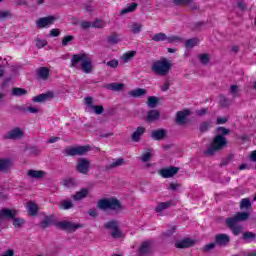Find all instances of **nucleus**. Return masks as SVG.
<instances>
[{"label": "nucleus", "instance_id": "1", "mask_svg": "<svg viewBox=\"0 0 256 256\" xmlns=\"http://www.w3.org/2000/svg\"><path fill=\"white\" fill-rule=\"evenodd\" d=\"M97 209H100V211H114L115 213H119V211H123V204L115 197L102 198L98 200Z\"/></svg>", "mask_w": 256, "mask_h": 256}, {"label": "nucleus", "instance_id": "2", "mask_svg": "<svg viewBox=\"0 0 256 256\" xmlns=\"http://www.w3.org/2000/svg\"><path fill=\"white\" fill-rule=\"evenodd\" d=\"M228 143L229 142L227 141L226 137L221 136V135H216L213 138L211 145L204 152V155H206V157H213V155H215V153H219V151H223V149H225V147H227Z\"/></svg>", "mask_w": 256, "mask_h": 256}, {"label": "nucleus", "instance_id": "3", "mask_svg": "<svg viewBox=\"0 0 256 256\" xmlns=\"http://www.w3.org/2000/svg\"><path fill=\"white\" fill-rule=\"evenodd\" d=\"M19 211L15 209H9V208H4L0 210V221H3L5 219H11L13 227L15 229H21L23 225H25V219L23 218H17Z\"/></svg>", "mask_w": 256, "mask_h": 256}, {"label": "nucleus", "instance_id": "4", "mask_svg": "<svg viewBox=\"0 0 256 256\" xmlns=\"http://www.w3.org/2000/svg\"><path fill=\"white\" fill-rule=\"evenodd\" d=\"M79 63H81V68L84 73H91V71H93V63L89 57H87L86 53L72 55L70 67H77Z\"/></svg>", "mask_w": 256, "mask_h": 256}, {"label": "nucleus", "instance_id": "5", "mask_svg": "<svg viewBox=\"0 0 256 256\" xmlns=\"http://www.w3.org/2000/svg\"><path fill=\"white\" fill-rule=\"evenodd\" d=\"M171 62L167 60V58H161L160 60H156L153 62L151 66V71L160 77H165L169 75V71H171Z\"/></svg>", "mask_w": 256, "mask_h": 256}, {"label": "nucleus", "instance_id": "6", "mask_svg": "<svg viewBox=\"0 0 256 256\" xmlns=\"http://www.w3.org/2000/svg\"><path fill=\"white\" fill-rule=\"evenodd\" d=\"M104 229L107 231H111L110 235L112 239H121L123 237V232L119 228V221L117 220H110L103 224Z\"/></svg>", "mask_w": 256, "mask_h": 256}, {"label": "nucleus", "instance_id": "7", "mask_svg": "<svg viewBox=\"0 0 256 256\" xmlns=\"http://www.w3.org/2000/svg\"><path fill=\"white\" fill-rule=\"evenodd\" d=\"M76 171L81 173V175H88L89 171H91V162L87 158H79L76 165Z\"/></svg>", "mask_w": 256, "mask_h": 256}, {"label": "nucleus", "instance_id": "8", "mask_svg": "<svg viewBox=\"0 0 256 256\" xmlns=\"http://www.w3.org/2000/svg\"><path fill=\"white\" fill-rule=\"evenodd\" d=\"M57 229H61L62 231H77V229H81L83 225L69 222V221H60L55 223Z\"/></svg>", "mask_w": 256, "mask_h": 256}, {"label": "nucleus", "instance_id": "9", "mask_svg": "<svg viewBox=\"0 0 256 256\" xmlns=\"http://www.w3.org/2000/svg\"><path fill=\"white\" fill-rule=\"evenodd\" d=\"M90 149V146H78L66 148L65 152L68 157H75L76 155H85Z\"/></svg>", "mask_w": 256, "mask_h": 256}, {"label": "nucleus", "instance_id": "10", "mask_svg": "<svg viewBox=\"0 0 256 256\" xmlns=\"http://www.w3.org/2000/svg\"><path fill=\"white\" fill-rule=\"evenodd\" d=\"M25 132L19 127H15L12 130L8 131L4 136V139H10L16 141V139H23Z\"/></svg>", "mask_w": 256, "mask_h": 256}, {"label": "nucleus", "instance_id": "11", "mask_svg": "<svg viewBox=\"0 0 256 256\" xmlns=\"http://www.w3.org/2000/svg\"><path fill=\"white\" fill-rule=\"evenodd\" d=\"M226 225L235 236L241 235V233H243V226H241L239 222H235V220H230L229 218H227Z\"/></svg>", "mask_w": 256, "mask_h": 256}, {"label": "nucleus", "instance_id": "12", "mask_svg": "<svg viewBox=\"0 0 256 256\" xmlns=\"http://www.w3.org/2000/svg\"><path fill=\"white\" fill-rule=\"evenodd\" d=\"M55 20H56L55 16L42 17L36 21V25L38 29H45V27H49V25H53V23H55Z\"/></svg>", "mask_w": 256, "mask_h": 256}, {"label": "nucleus", "instance_id": "13", "mask_svg": "<svg viewBox=\"0 0 256 256\" xmlns=\"http://www.w3.org/2000/svg\"><path fill=\"white\" fill-rule=\"evenodd\" d=\"M85 104L87 107H90V109H93L96 115H101L103 111H105L103 105H93V97L91 96L85 98Z\"/></svg>", "mask_w": 256, "mask_h": 256}, {"label": "nucleus", "instance_id": "14", "mask_svg": "<svg viewBox=\"0 0 256 256\" xmlns=\"http://www.w3.org/2000/svg\"><path fill=\"white\" fill-rule=\"evenodd\" d=\"M215 243L218 247H227L231 243V237L227 234H218L215 236Z\"/></svg>", "mask_w": 256, "mask_h": 256}, {"label": "nucleus", "instance_id": "15", "mask_svg": "<svg viewBox=\"0 0 256 256\" xmlns=\"http://www.w3.org/2000/svg\"><path fill=\"white\" fill-rule=\"evenodd\" d=\"M179 173V167H170V168H164L160 170V175L164 179H169L171 177H174V175H177Z\"/></svg>", "mask_w": 256, "mask_h": 256}, {"label": "nucleus", "instance_id": "16", "mask_svg": "<svg viewBox=\"0 0 256 256\" xmlns=\"http://www.w3.org/2000/svg\"><path fill=\"white\" fill-rule=\"evenodd\" d=\"M53 97H54L53 92L48 91L46 93H42L37 96H34L32 101L34 103H45V101H49V100L53 99Z\"/></svg>", "mask_w": 256, "mask_h": 256}, {"label": "nucleus", "instance_id": "17", "mask_svg": "<svg viewBox=\"0 0 256 256\" xmlns=\"http://www.w3.org/2000/svg\"><path fill=\"white\" fill-rule=\"evenodd\" d=\"M13 167V161L9 158H0V172L7 173Z\"/></svg>", "mask_w": 256, "mask_h": 256}, {"label": "nucleus", "instance_id": "18", "mask_svg": "<svg viewBox=\"0 0 256 256\" xmlns=\"http://www.w3.org/2000/svg\"><path fill=\"white\" fill-rule=\"evenodd\" d=\"M193 245H195V242L190 238H186L175 243L176 249H187L189 247H193Z\"/></svg>", "mask_w": 256, "mask_h": 256}, {"label": "nucleus", "instance_id": "19", "mask_svg": "<svg viewBox=\"0 0 256 256\" xmlns=\"http://www.w3.org/2000/svg\"><path fill=\"white\" fill-rule=\"evenodd\" d=\"M151 137L152 139H154V141H161L165 139V137H167V130L165 129L154 130L151 133Z\"/></svg>", "mask_w": 256, "mask_h": 256}, {"label": "nucleus", "instance_id": "20", "mask_svg": "<svg viewBox=\"0 0 256 256\" xmlns=\"http://www.w3.org/2000/svg\"><path fill=\"white\" fill-rule=\"evenodd\" d=\"M125 163L123 158L113 159L112 162L105 166L106 171H111V169H117V167H121Z\"/></svg>", "mask_w": 256, "mask_h": 256}, {"label": "nucleus", "instance_id": "21", "mask_svg": "<svg viewBox=\"0 0 256 256\" xmlns=\"http://www.w3.org/2000/svg\"><path fill=\"white\" fill-rule=\"evenodd\" d=\"M173 206V200H169L167 202H160L155 207L156 213H163V211L169 209V207Z\"/></svg>", "mask_w": 256, "mask_h": 256}, {"label": "nucleus", "instance_id": "22", "mask_svg": "<svg viewBox=\"0 0 256 256\" xmlns=\"http://www.w3.org/2000/svg\"><path fill=\"white\" fill-rule=\"evenodd\" d=\"M89 195V190L87 188H82L80 191H77L74 195H72V199L74 201H81L85 199Z\"/></svg>", "mask_w": 256, "mask_h": 256}, {"label": "nucleus", "instance_id": "23", "mask_svg": "<svg viewBox=\"0 0 256 256\" xmlns=\"http://www.w3.org/2000/svg\"><path fill=\"white\" fill-rule=\"evenodd\" d=\"M189 115H191V111L189 109L177 112L176 123H185V119H187Z\"/></svg>", "mask_w": 256, "mask_h": 256}, {"label": "nucleus", "instance_id": "24", "mask_svg": "<svg viewBox=\"0 0 256 256\" xmlns=\"http://www.w3.org/2000/svg\"><path fill=\"white\" fill-rule=\"evenodd\" d=\"M236 223L241 221H247L249 219V213L247 212H238L235 216L228 218Z\"/></svg>", "mask_w": 256, "mask_h": 256}, {"label": "nucleus", "instance_id": "25", "mask_svg": "<svg viewBox=\"0 0 256 256\" xmlns=\"http://www.w3.org/2000/svg\"><path fill=\"white\" fill-rule=\"evenodd\" d=\"M27 175L31 177V179H43L45 177V171L31 169L28 170Z\"/></svg>", "mask_w": 256, "mask_h": 256}, {"label": "nucleus", "instance_id": "26", "mask_svg": "<svg viewBox=\"0 0 256 256\" xmlns=\"http://www.w3.org/2000/svg\"><path fill=\"white\" fill-rule=\"evenodd\" d=\"M58 207L62 211H69V209H73L75 207V204H73V201L65 199L59 203Z\"/></svg>", "mask_w": 256, "mask_h": 256}, {"label": "nucleus", "instance_id": "27", "mask_svg": "<svg viewBox=\"0 0 256 256\" xmlns=\"http://www.w3.org/2000/svg\"><path fill=\"white\" fill-rule=\"evenodd\" d=\"M53 223H55V217L53 215H48L44 217L40 225L42 229H47V227H51Z\"/></svg>", "mask_w": 256, "mask_h": 256}, {"label": "nucleus", "instance_id": "28", "mask_svg": "<svg viewBox=\"0 0 256 256\" xmlns=\"http://www.w3.org/2000/svg\"><path fill=\"white\" fill-rule=\"evenodd\" d=\"M143 133H145V127H138L136 131L132 134V141H134L135 143H139V141H141V136L143 135Z\"/></svg>", "mask_w": 256, "mask_h": 256}, {"label": "nucleus", "instance_id": "29", "mask_svg": "<svg viewBox=\"0 0 256 256\" xmlns=\"http://www.w3.org/2000/svg\"><path fill=\"white\" fill-rule=\"evenodd\" d=\"M50 70L47 67H40L37 71V75L43 81H47L49 79Z\"/></svg>", "mask_w": 256, "mask_h": 256}, {"label": "nucleus", "instance_id": "30", "mask_svg": "<svg viewBox=\"0 0 256 256\" xmlns=\"http://www.w3.org/2000/svg\"><path fill=\"white\" fill-rule=\"evenodd\" d=\"M28 213L32 217H35V215L39 213V206H37L35 202H32V201L28 202Z\"/></svg>", "mask_w": 256, "mask_h": 256}, {"label": "nucleus", "instance_id": "31", "mask_svg": "<svg viewBox=\"0 0 256 256\" xmlns=\"http://www.w3.org/2000/svg\"><path fill=\"white\" fill-rule=\"evenodd\" d=\"M159 117H160V113L158 110H150L148 111L147 121L148 123H153V121H157Z\"/></svg>", "mask_w": 256, "mask_h": 256}, {"label": "nucleus", "instance_id": "32", "mask_svg": "<svg viewBox=\"0 0 256 256\" xmlns=\"http://www.w3.org/2000/svg\"><path fill=\"white\" fill-rule=\"evenodd\" d=\"M119 41H121V39H119V34H117L115 32L107 37L108 45H117V43H119Z\"/></svg>", "mask_w": 256, "mask_h": 256}, {"label": "nucleus", "instance_id": "33", "mask_svg": "<svg viewBox=\"0 0 256 256\" xmlns=\"http://www.w3.org/2000/svg\"><path fill=\"white\" fill-rule=\"evenodd\" d=\"M129 95L131 97H143V95H147V90L143 88H136L132 91H130Z\"/></svg>", "mask_w": 256, "mask_h": 256}, {"label": "nucleus", "instance_id": "34", "mask_svg": "<svg viewBox=\"0 0 256 256\" xmlns=\"http://www.w3.org/2000/svg\"><path fill=\"white\" fill-rule=\"evenodd\" d=\"M143 29V24L139 22H133L130 27V31L134 33V35H139V32Z\"/></svg>", "mask_w": 256, "mask_h": 256}, {"label": "nucleus", "instance_id": "35", "mask_svg": "<svg viewBox=\"0 0 256 256\" xmlns=\"http://www.w3.org/2000/svg\"><path fill=\"white\" fill-rule=\"evenodd\" d=\"M13 97H21L27 95V90L25 88L14 87L12 88Z\"/></svg>", "mask_w": 256, "mask_h": 256}, {"label": "nucleus", "instance_id": "36", "mask_svg": "<svg viewBox=\"0 0 256 256\" xmlns=\"http://www.w3.org/2000/svg\"><path fill=\"white\" fill-rule=\"evenodd\" d=\"M123 87H125V84L117 82L107 85V89H110L111 91H123Z\"/></svg>", "mask_w": 256, "mask_h": 256}, {"label": "nucleus", "instance_id": "37", "mask_svg": "<svg viewBox=\"0 0 256 256\" xmlns=\"http://www.w3.org/2000/svg\"><path fill=\"white\" fill-rule=\"evenodd\" d=\"M143 3V0H130L129 4V13H134V11H137V7Z\"/></svg>", "mask_w": 256, "mask_h": 256}, {"label": "nucleus", "instance_id": "38", "mask_svg": "<svg viewBox=\"0 0 256 256\" xmlns=\"http://www.w3.org/2000/svg\"><path fill=\"white\" fill-rule=\"evenodd\" d=\"M199 43V38H191L186 40L185 47L186 49H193V47H196Z\"/></svg>", "mask_w": 256, "mask_h": 256}, {"label": "nucleus", "instance_id": "39", "mask_svg": "<svg viewBox=\"0 0 256 256\" xmlns=\"http://www.w3.org/2000/svg\"><path fill=\"white\" fill-rule=\"evenodd\" d=\"M75 41V36L73 35H66L62 39V47H67V45H71Z\"/></svg>", "mask_w": 256, "mask_h": 256}, {"label": "nucleus", "instance_id": "40", "mask_svg": "<svg viewBox=\"0 0 256 256\" xmlns=\"http://www.w3.org/2000/svg\"><path fill=\"white\" fill-rule=\"evenodd\" d=\"M159 103V98L155 96L148 97L147 105L148 107H151V109H155L157 107V104Z\"/></svg>", "mask_w": 256, "mask_h": 256}, {"label": "nucleus", "instance_id": "41", "mask_svg": "<svg viewBox=\"0 0 256 256\" xmlns=\"http://www.w3.org/2000/svg\"><path fill=\"white\" fill-rule=\"evenodd\" d=\"M151 251V241L143 242L140 246V253H149Z\"/></svg>", "mask_w": 256, "mask_h": 256}, {"label": "nucleus", "instance_id": "42", "mask_svg": "<svg viewBox=\"0 0 256 256\" xmlns=\"http://www.w3.org/2000/svg\"><path fill=\"white\" fill-rule=\"evenodd\" d=\"M211 128V121H205L199 126L200 133H207L209 129Z\"/></svg>", "mask_w": 256, "mask_h": 256}, {"label": "nucleus", "instance_id": "43", "mask_svg": "<svg viewBox=\"0 0 256 256\" xmlns=\"http://www.w3.org/2000/svg\"><path fill=\"white\" fill-rule=\"evenodd\" d=\"M217 133L216 135H220L221 137H225L226 135H229L231 133V130L222 126L217 127L216 129Z\"/></svg>", "mask_w": 256, "mask_h": 256}, {"label": "nucleus", "instance_id": "44", "mask_svg": "<svg viewBox=\"0 0 256 256\" xmlns=\"http://www.w3.org/2000/svg\"><path fill=\"white\" fill-rule=\"evenodd\" d=\"M152 41H156V43H159V41H167V35L165 33H157L152 37Z\"/></svg>", "mask_w": 256, "mask_h": 256}, {"label": "nucleus", "instance_id": "45", "mask_svg": "<svg viewBox=\"0 0 256 256\" xmlns=\"http://www.w3.org/2000/svg\"><path fill=\"white\" fill-rule=\"evenodd\" d=\"M240 209H251V199L244 198L240 202Z\"/></svg>", "mask_w": 256, "mask_h": 256}, {"label": "nucleus", "instance_id": "46", "mask_svg": "<svg viewBox=\"0 0 256 256\" xmlns=\"http://www.w3.org/2000/svg\"><path fill=\"white\" fill-rule=\"evenodd\" d=\"M198 58L202 65H207L209 61H211V57L209 56V54H200Z\"/></svg>", "mask_w": 256, "mask_h": 256}, {"label": "nucleus", "instance_id": "47", "mask_svg": "<svg viewBox=\"0 0 256 256\" xmlns=\"http://www.w3.org/2000/svg\"><path fill=\"white\" fill-rule=\"evenodd\" d=\"M13 17V14H11V11H0V21H5L6 19H11Z\"/></svg>", "mask_w": 256, "mask_h": 256}, {"label": "nucleus", "instance_id": "48", "mask_svg": "<svg viewBox=\"0 0 256 256\" xmlns=\"http://www.w3.org/2000/svg\"><path fill=\"white\" fill-rule=\"evenodd\" d=\"M235 159V155L234 154H230L228 155L226 158H224L220 165L221 167H225L226 165H229V163H231V161H233Z\"/></svg>", "mask_w": 256, "mask_h": 256}, {"label": "nucleus", "instance_id": "49", "mask_svg": "<svg viewBox=\"0 0 256 256\" xmlns=\"http://www.w3.org/2000/svg\"><path fill=\"white\" fill-rule=\"evenodd\" d=\"M183 38L179 36H169L167 37V42L168 43H183Z\"/></svg>", "mask_w": 256, "mask_h": 256}, {"label": "nucleus", "instance_id": "50", "mask_svg": "<svg viewBox=\"0 0 256 256\" xmlns=\"http://www.w3.org/2000/svg\"><path fill=\"white\" fill-rule=\"evenodd\" d=\"M92 27L95 29H103V27H105V22L103 20H96L92 23Z\"/></svg>", "mask_w": 256, "mask_h": 256}, {"label": "nucleus", "instance_id": "51", "mask_svg": "<svg viewBox=\"0 0 256 256\" xmlns=\"http://www.w3.org/2000/svg\"><path fill=\"white\" fill-rule=\"evenodd\" d=\"M255 237H256V235H255V233H253V232H245L244 234H243V239L245 240V241H247V240H251V241H255Z\"/></svg>", "mask_w": 256, "mask_h": 256}, {"label": "nucleus", "instance_id": "52", "mask_svg": "<svg viewBox=\"0 0 256 256\" xmlns=\"http://www.w3.org/2000/svg\"><path fill=\"white\" fill-rule=\"evenodd\" d=\"M215 247H217V244H216V242H213V243L205 245L204 248H203V251L205 253H207L209 251H212V249H215Z\"/></svg>", "mask_w": 256, "mask_h": 256}, {"label": "nucleus", "instance_id": "53", "mask_svg": "<svg viewBox=\"0 0 256 256\" xmlns=\"http://www.w3.org/2000/svg\"><path fill=\"white\" fill-rule=\"evenodd\" d=\"M193 0H174V5H191Z\"/></svg>", "mask_w": 256, "mask_h": 256}, {"label": "nucleus", "instance_id": "54", "mask_svg": "<svg viewBox=\"0 0 256 256\" xmlns=\"http://www.w3.org/2000/svg\"><path fill=\"white\" fill-rule=\"evenodd\" d=\"M64 187H68V188L75 187V180L72 178L64 180Z\"/></svg>", "mask_w": 256, "mask_h": 256}, {"label": "nucleus", "instance_id": "55", "mask_svg": "<svg viewBox=\"0 0 256 256\" xmlns=\"http://www.w3.org/2000/svg\"><path fill=\"white\" fill-rule=\"evenodd\" d=\"M238 91H239V86L232 85L230 87V93L232 94L233 97H239V94L237 93Z\"/></svg>", "mask_w": 256, "mask_h": 256}, {"label": "nucleus", "instance_id": "56", "mask_svg": "<svg viewBox=\"0 0 256 256\" xmlns=\"http://www.w3.org/2000/svg\"><path fill=\"white\" fill-rule=\"evenodd\" d=\"M47 45V40H41V39H36V47L38 49H43Z\"/></svg>", "mask_w": 256, "mask_h": 256}, {"label": "nucleus", "instance_id": "57", "mask_svg": "<svg viewBox=\"0 0 256 256\" xmlns=\"http://www.w3.org/2000/svg\"><path fill=\"white\" fill-rule=\"evenodd\" d=\"M107 66L111 67L112 69H117L119 67V61L113 59L107 62Z\"/></svg>", "mask_w": 256, "mask_h": 256}, {"label": "nucleus", "instance_id": "58", "mask_svg": "<svg viewBox=\"0 0 256 256\" xmlns=\"http://www.w3.org/2000/svg\"><path fill=\"white\" fill-rule=\"evenodd\" d=\"M151 157H153V155L151 154V152H146L142 155V158L141 160L144 162V163H147V161H149V159H151Z\"/></svg>", "mask_w": 256, "mask_h": 256}, {"label": "nucleus", "instance_id": "59", "mask_svg": "<svg viewBox=\"0 0 256 256\" xmlns=\"http://www.w3.org/2000/svg\"><path fill=\"white\" fill-rule=\"evenodd\" d=\"M220 103L223 107H228V105H231V101H229V99H227L226 97H221Z\"/></svg>", "mask_w": 256, "mask_h": 256}, {"label": "nucleus", "instance_id": "60", "mask_svg": "<svg viewBox=\"0 0 256 256\" xmlns=\"http://www.w3.org/2000/svg\"><path fill=\"white\" fill-rule=\"evenodd\" d=\"M208 111H209V108H202L196 111V115H198V117H203V115H207Z\"/></svg>", "mask_w": 256, "mask_h": 256}, {"label": "nucleus", "instance_id": "61", "mask_svg": "<svg viewBox=\"0 0 256 256\" xmlns=\"http://www.w3.org/2000/svg\"><path fill=\"white\" fill-rule=\"evenodd\" d=\"M50 35L51 37H59V35H61V30H59L58 28H54L50 30Z\"/></svg>", "mask_w": 256, "mask_h": 256}, {"label": "nucleus", "instance_id": "62", "mask_svg": "<svg viewBox=\"0 0 256 256\" xmlns=\"http://www.w3.org/2000/svg\"><path fill=\"white\" fill-rule=\"evenodd\" d=\"M177 229L176 226H173L170 230H167L165 233H163L164 237H171L173 233H175V230Z\"/></svg>", "mask_w": 256, "mask_h": 256}, {"label": "nucleus", "instance_id": "63", "mask_svg": "<svg viewBox=\"0 0 256 256\" xmlns=\"http://www.w3.org/2000/svg\"><path fill=\"white\" fill-rule=\"evenodd\" d=\"M94 7L93 5L91 4H86L84 7H83V11H86V13H93L94 11Z\"/></svg>", "mask_w": 256, "mask_h": 256}, {"label": "nucleus", "instance_id": "64", "mask_svg": "<svg viewBox=\"0 0 256 256\" xmlns=\"http://www.w3.org/2000/svg\"><path fill=\"white\" fill-rule=\"evenodd\" d=\"M88 214L90 217H99V212L95 208L88 210Z\"/></svg>", "mask_w": 256, "mask_h": 256}]
</instances>
